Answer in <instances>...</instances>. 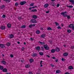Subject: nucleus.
<instances>
[{"mask_svg": "<svg viewBox=\"0 0 74 74\" xmlns=\"http://www.w3.org/2000/svg\"><path fill=\"white\" fill-rule=\"evenodd\" d=\"M38 42L39 43H40V44L41 45H44V44H45V42H41L39 41Z\"/></svg>", "mask_w": 74, "mask_h": 74, "instance_id": "9", "label": "nucleus"}, {"mask_svg": "<svg viewBox=\"0 0 74 74\" xmlns=\"http://www.w3.org/2000/svg\"><path fill=\"white\" fill-rule=\"evenodd\" d=\"M33 61H34V60H33V59H31L30 60V62L31 63H32V62H33Z\"/></svg>", "mask_w": 74, "mask_h": 74, "instance_id": "34", "label": "nucleus"}, {"mask_svg": "<svg viewBox=\"0 0 74 74\" xmlns=\"http://www.w3.org/2000/svg\"><path fill=\"white\" fill-rule=\"evenodd\" d=\"M68 55V53H65L63 54V56H67Z\"/></svg>", "mask_w": 74, "mask_h": 74, "instance_id": "11", "label": "nucleus"}, {"mask_svg": "<svg viewBox=\"0 0 74 74\" xmlns=\"http://www.w3.org/2000/svg\"><path fill=\"white\" fill-rule=\"evenodd\" d=\"M30 21L32 23H37V21H36V20L34 19H32V20H31Z\"/></svg>", "mask_w": 74, "mask_h": 74, "instance_id": "2", "label": "nucleus"}, {"mask_svg": "<svg viewBox=\"0 0 74 74\" xmlns=\"http://www.w3.org/2000/svg\"><path fill=\"white\" fill-rule=\"evenodd\" d=\"M5 26H2L1 27V29H2V30H4V29H5Z\"/></svg>", "mask_w": 74, "mask_h": 74, "instance_id": "14", "label": "nucleus"}, {"mask_svg": "<svg viewBox=\"0 0 74 74\" xmlns=\"http://www.w3.org/2000/svg\"><path fill=\"white\" fill-rule=\"evenodd\" d=\"M55 23L56 25V26H59V23H57V22H55Z\"/></svg>", "mask_w": 74, "mask_h": 74, "instance_id": "29", "label": "nucleus"}, {"mask_svg": "<svg viewBox=\"0 0 74 74\" xmlns=\"http://www.w3.org/2000/svg\"><path fill=\"white\" fill-rule=\"evenodd\" d=\"M50 65H51V67H53L54 66L52 64H50Z\"/></svg>", "mask_w": 74, "mask_h": 74, "instance_id": "50", "label": "nucleus"}, {"mask_svg": "<svg viewBox=\"0 0 74 74\" xmlns=\"http://www.w3.org/2000/svg\"><path fill=\"white\" fill-rule=\"evenodd\" d=\"M7 45V46H10V43H7L6 44Z\"/></svg>", "mask_w": 74, "mask_h": 74, "instance_id": "37", "label": "nucleus"}, {"mask_svg": "<svg viewBox=\"0 0 74 74\" xmlns=\"http://www.w3.org/2000/svg\"><path fill=\"white\" fill-rule=\"evenodd\" d=\"M9 37L10 38H13V37H14V35L12 34L10 35Z\"/></svg>", "mask_w": 74, "mask_h": 74, "instance_id": "20", "label": "nucleus"}, {"mask_svg": "<svg viewBox=\"0 0 74 74\" xmlns=\"http://www.w3.org/2000/svg\"><path fill=\"white\" fill-rule=\"evenodd\" d=\"M48 6H49V5L48 4H45L44 5V7L45 8H47Z\"/></svg>", "mask_w": 74, "mask_h": 74, "instance_id": "7", "label": "nucleus"}, {"mask_svg": "<svg viewBox=\"0 0 74 74\" xmlns=\"http://www.w3.org/2000/svg\"><path fill=\"white\" fill-rule=\"evenodd\" d=\"M36 50H40V47L39 46L37 47L36 48Z\"/></svg>", "mask_w": 74, "mask_h": 74, "instance_id": "12", "label": "nucleus"}, {"mask_svg": "<svg viewBox=\"0 0 74 74\" xmlns=\"http://www.w3.org/2000/svg\"><path fill=\"white\" fill-rule=\"evenodd\" d=\"M49 11H46V13L47 14L48 13H49Z\"/></svg>", "mask_w": 74, "mask_h": 74, "instance_id": "52", "label": "nucleus"}, {"mask_svg": "<svg viewBox=\"0 0 74 74\" xmlns=\"http://www.w3.org/2000/svg\"><path fill=\"white\" fill-rule=\"evenodd\" d=\"M69 1L71 2L73 4H74V0H69Z\"/></svg>", "mask_w": 74, "mask_h": 74, "instance_id": "10", "label": "nucleus"}, {"mask_svg": "<svg viewBox=\"0 0 74 74\" xmlns=\"http://www.w3.org/2000/svg\"><path fill=\"white\" fill-rule=\"evenodd\" d=\"M17 43L18 44H20V42H18Z\"/></svg>", "mask_w": 74, "mask_h": 74, "instance_id": "62", "label": "nucleus"}, {"mask_svg": "<svg viewBox=\"0 0 74 74\" xmlns=\"http://www.w3.org/2000/svg\"><path fill=\"white\" fill-rule=\"evenodd\" d=\"M36 33L37 34H40V31L38 30L36 31Z\"/></svg>", "mask_w": 74, "mask_h": 74, "instance_id": "26", "label": "nucleus"}, {"mask_svg": "<svg viewBox=\"0 0 74 74\" xmlns=\"http://www.w3.org/2000/svg\"><path fill=\"white\" fill-rule=\"evenodd\" d=\"M62 61H64L65 60L64 58H62Z\"/></svg>", "mask_w": 74, "mask_h": 74, "instance_id": "47", "label": "nucleus"}, {"mask_svg": "<svg viewBox=\"0 0 74 74\" xmlns=\"http://www.w3.org/2000/svg\"><path fill=\"white\" fill-rule=\"evenodd\" d=\"M37 7V6H33L32 7V8H35L36 7Z\"/></svg>", "mask_w": 74, "mask_h": 74, "instance_id": "48", "label": "nucleus"}, {"mask_svg": "<svg viewBox=\"0 0 74 74\" xmlns=\"http://www.w3.org/2000/svg\"><path fill=\"white\" fill-rule=\"evenodd\" d=\"M59 6H60V4H58L57 5V7H59Z\"/></svg>", "mask_w": 74, "mask_h": 74, "instance_id": "42", "label": "nucleus"}, {"mask_svg": "<svg viewBox=\"0 0 74 74\" xmlns=\"http://www.w3.org/2000/svg\"><path fill=\"white\" fill-rule=\"evenodd\" d=\"M45 36H46V35L45 34H42L41 35V38H44Z\"/></svg>", "mask_w": 74, "mask_h": 74, "instance_id": "15", "label": "nucleus"}, {"mask_svg": "<svg viewBox=\"0 0 74 74\" xmlns=\"http://www.w3.org/2000/svg\"><path fill=\"white\" fill-rule=\"evenodd\" d=\"M73 26H74V25L71 24L69 25L68 26V27L69 28H71L72 29Z\"/></svg>", "mask_w": 74, "mask_h": 74, "instance_id": "5", "label": "nucleus"}, {"mask_svg": "<svg viewBox=\"0 0 74 74\" xmlns=\"http://www.w3.org/2000/svg\"><path fill=\"white\" fill-rule=\"evenodd\" d=\"M44 47L46 50H48L49 49V47H48L47 45H46L44 46Z\"/></svg>", "mask_w": 74, "mask_h": 74, "instance_id": "3", "label": "nucleus"}, {"mask_svg": "<svg viewBox=\"0 0 74 74\" xmlns=\"http://www.w3.org/2000/svg\"><path fill=\"white\" fill-rule=\"evenodd\" d=\"M47 30H52V28H50V27H49L48 28H47Z\"/></svg>", "mask_w": 74, "mask_h": 74, "instance_id": "36", "label": "nucleus"}, {"mask_svg": "<svg viewBox=\"0 0 74 74\" xmlns=\"http://www.w3.org/2000/svg\"><path fill=\"white\" fill-rule=\"evenodd\" d=\"M47 57H48V58H50V57L49 56H48V55H47Z\"/></svg>", "mask_w": 74, "mask_h": 74, "instance_id": "57", "label": "nucleus"}, {"mask_svg": "<svg viewBox=\"0 0 74 74\" xmlns=\"http://www.w3.org/2000/svg\"><path fill=\"white\" fill-rule=\"evenodd\" d=\"M31 12H36V11H37V10L36 9H34L33 10H31L30 11Z\"/></svg>", "mask_w": 74, "mask_h": 74, "instance_id": "8", "label": "nucleus"}, {"mask_svg": "<svg viewBox=\"0 0 74 74\" xmlns=\"http://www.w3.org/2000/svg\"><path fill=\"white\" fill-rule=\"evenodd\" d=\"M42 61H41L40 64V67H42Z\"/></svg>", "mask_w": 74, "mask_h": 74, "instance_id": "31", "label": "nucleus"}, {"mask_svg": "<svg viewBox=\"0 0 74 74\" xmlns=\"http://www.w3.org/2000/svg\"><path fill=\"white\" fill-rule=\"evenodd\" d=\"M7 26L8 28H11V25L10 24H7Z\"/></svg>", "mask_w": 74, "mask_h": 74, "instance_id": "22", "label": "nucleus"}, {"mask_svg": "<svg viewBox=\"0 0 74 74\" xmlns=\"http://www.w3.org/2000/svg\"><path fill=\"white\" fill-rule=\"evenodd\" d=\"M52 1H55V0H51Z\"/></svg>", "mask_w": 74, "mask_h": 74, "instance_id": "63", "label": "nucleus"}, {"mask_svg": "<svg viewBox=\"0 0 74 74\" xmlns=\"http://www.w3.org/2000/svg\"><path fill=\"white\" fill-rule=\"evenodd\" d=\"M69 69L72 70V69H73V66H69Z\"/></svg>", "mask_w": 74, "mask_h": 74, "instance_id": "28", "label": "nucleus"}, {"mask_svg": "<svg viewBox=\"0 0 74 74\" xmlns=\"http://www.w3.org/2000/svg\"><path fill=\"white\" fill-rule=\"evenodd\" d=\"M5 7L4 5H2L1 6V9H3V8H4Z\"/></svg>", "mask_w": 74, "mask_h": 74, "instance_id": "32", "label": "nucleus"}, {"mask_svg": "<svg viewBox=\"0 0 74 74\" xmlns=\"http://www.w3.org/2000/svg\"><path fill=\"white\" fill-rule=\"evenodd\" d=\"M32 8H31V7H30V8H29V9L30 10H32Z\"/></svg>", "mask_w": 74, "mask_h": 74, "instance_id": "55", "label": "nucleus"}, {"mask_svg": "<svg viewBox=\"0 0 74 74\" xmlns=\"http://www.w3.org/2000/svg\"><path fill=\"white\" fill-rule=\"evenodd\" d=\"M56 51H60V49H59V48L57 47L56 48Z\"/></svg>", "mask_w": 74, "mask_h": 74, "instance_id": "21", "label": "nucleus"}, {"mask_svg": "<svg viewBox=\"0 0 74 74\" xmlns=\"http://www.w3.org/2000/svg\"><path fill=\"white\" fill-rule=\"evenodd\" d=\"M52 58L53 59H55V57H53Z\"/></svg>", "mask_w": 74, "mask_h": 74, "instance_id": "56", "label": "nucleus"}, {"mask_svg": "<svg viewBox=\"0 0 74 74\" xmlns=\"http://www.w3.org/2000/svg\"><path fill=\"white\" fill-rule=\"evenodd\" d=\"M1 63H2L3 64H6V63L4 61H3L1 62Z\"/></svg>", "mask_w": 74, "mask_h": 74, "instance_id": "30", "label": "nucleus"}, {"mask_svg": "<svg viewBox=\"0 0 74 74\" xmlns=\"http://www.w3.org/2000/svg\"><path fill=\"white\" fill-rule=\"evenodd\" d=\"M66 6L67 7H68L69 8H73V5H67Z\"/></svg>", "mask_w": 74, "mask_h": 74, "instance_id": "24", "label": "nucleus"}, {"mask_svg": "<svg viewBox=\"0 0 74 74\" xmlns=\"http://www.w3.org/2000/svg\"><path fill=\"white\" fill-rule=\"evenodd\" d=\"M32 17L33 18H34V19H37V16H36V15H33Z\"/></svg>", "mask_w": 74, "mask_h": 74, "instance_id": "16", "label": "nucleus"}, {"mask_svg": "<svg viewBox=\"0 0 74 74\" xmlns=\"http://www.w3.org/2000/svg\"><path fill=\"white\" fill-rule=\"evenodd\" d=\"M51 52H52V53H54V52H55V50L52 49L51 50Z\"/></svg>", "mask_w": 74, "mask_h": 74, "instance_id": "25", "label": "nucleus"}, {"mask_svg": "<svg viewBox=\"0 0 74 74\" xmlns=\"http://www.w3.org/2000/svg\"><path fill=\"white\" fill-rule=\"evenodd\" d=\"M67 14V12H62L61 13V15H64V17H66V16H67V14Z\"/></svg>", "mask_w": 74, "mask_h": 74, "instance_id": "1", "label": "nucleus"}, {"mask_svg": "<svg viewBox=\"0 0 74 74\" xmlns=\"http://www.w3.org/2000/svg\"><path fill=\"white\" fill-rule=\"evenodd\" d=\"M67 32L68 33H71V31L70 29H68L67 30Z\"/></svg>", "mask_w": 74, "mask_h": 74, "instance_id": "33", "label": "nucleus"}, {"mask_svg": "<svg viewBox=\"0 0 74 74\" xmlns=\"http://www.w3.org/2000/svg\"><path fill=\"white\" fill-rule=\"evenodd\" d=\"M25 48H24V47H22L21 49V50H22V51H23V50H24Z\"/></svg>", "mask_w": 74, "mask_h": 74, "instance_id": "51", "label": "nucleus"}, {"mask_svg": "<svg viewBox=\"0 0 74 74\" xmlns=\"http://www.w3.org/2000/svg\"><path fill=\"white\" fill-rule=\"evenodd\" d=\"M26 2L25 1H23L22 2H21L20 3V4L21 5H23V4H26Z\"/></svg>", "mask_w": 74, "mask_h": 74, "instance_id": "4", "label": "nucleus"}, {"mask_svg": "<svg viewBox=\"0 0 74 74\" xmlns=\"http://www.w3.org/2000/svg\"><path fill=\"white\" fill-rule=\"evenodd\" d=\"M21 17H19L18 18V19L19 20H20V19H21Z\"/></svg>", "mask_w": 74, "mask_h": 74, "instance_id": "49", "label": "nucleus"}, {"mask_svg": "<svg viewBox=\"0 0 74 74\" xmlns=\"http://www.w3.org/2000/svg\"><path fill=\"white\" fill-rule=\"evenodd\" d=\"M40 29L41 30H43V28H42V27H40Z\"/></svg>", "mask_w": 74, "mask_h": 74, "instance_id": "54", "label": "nucleus"}, {"mask_svg": "<svg viewBox=\"0 0 74 74\" xmlns=\"http://www.w3.org/2000/svg\"><path fill=\"white\" fill-rule=\"evenodd\" d=\"M58 60H56V62H58Z\"/></svg>", "mask_w": 74, "mask_h": 74, "instance_id": "58", "label": "nucleus"}, {"mask_svg": "<svg viewBox=\"0 0 74 74\" xmlns=\"http://www.w3.org/2000/svg\"><path fill=\"white\" fill-rule=\"evenodd\" d=\"M56 73H60V70H57L56 71Z\"/></svg>", "mask_w": 74, "mask_h": 74, "instance_id": "23", "label": "nucleus"}, {"mask_svg": "<svg viewBox=\"0 0 74 74\" xmlns=\"http://www.w3.org/2000/svg\"><path fill=\"white\" fill-rule=\"evenodd\" d=\"M72 29L74 30V26H73V27H72Z\"/></svg>", "mask_w": 74, "mask_h": 74, "instance_id": "60", "label": "nucleus"}, {"mask_svg": "<svg viewBox=\"0 0 74 74\" xmlns=\"http://www.w3.org/2000/svg\"><path fill=\"white\" fill-rule=\"evenodd\" d=\"M36 26V25L35 24H31L29 25V27H32L33 26Z\"/></svg>", "mask_w": 74, "mask_h": 74, "instance_id": "6", "label": "nucleus"}, {"mask_svg": "<svg viewBox=\"0 0 74 74\" xmlns=\"http://www.w3.org/2000/svg\"><path fill=\"white\" fill-rule=\"evenodd\" d=\"M65 74H70L69 73H65Z\"/></svg>", "mask_w": 74, "mask_h": 74, "instance_id": "61", "label": "nucleus"}, {"mask_svg": "<svg viewBox=\"0 0 74 74\" xmlns=\"http://www.w3.org/2000/svg\"><path fill=\"white\" fill-rule=\"evenodd\" d=\"M26 27V26L25 25H22L21 26V28H25Z\"/></svg>", "mask_w": 74, "mask_h": 74, "instance_id": "35", "label": "nucleus"}, {"mask_svg": "<svg viewBox=\"0 0 74 74\" xmlns=\"http://www.w3.org/2000/svg\"><path fill=\"white\" fill-rule=\"evenodd\" d=\"M15 6H18V3H15Z\"/></svg>", "mask_w": 74, "mask_h": 74, "instance_id": "38", "label": "nucleus"}, {"mask_svg": "<svg viewBox=\"0 0 74 74\" xmlns=\"http://www.w3.org/2000/svg\"><path fill=\"white\" fill-rule=\"evenodd\" d=\"M25 67L26 68H29V67H30V65L29 64L26 65Z\"/></svg>", "mask_w": 74, "mask_h": 74, "instance_id": "18", "label": "nucleus"}, {"mask_svg": "<svg viewBox=\"0 0 74 74\" xmlns=\"http://www.w3.org/2000/svg\"><path fill=\"white\" fill-rule=\"evenodd\" d=\"M64 47H66V45H64Z\"/></svg>", "mask_w": 74, "mask_h": 74, "instance_id": "64", "label": "nucleus"}, {"mask_svg": "<svg viewBox=\"0 0 74 74\" xmlns=\"http://www.w3.org/2000/svg\"><path fill=\"white\" fill-rule=\"evenodd\" d=\"M30 40H32V41L33 40V38H30Z\"/></svg>", "mask_w": 74, "mask_h": 74, "instance_id": "59", "label": "nucleus"}, {"mask_svg": "<svg viewBox=\"0 0 74 74\" xmlns=\"http://www.w3.org/2000/svg\"><path fill=\"white\" fill-rule=\"evenodd\" d=\"M0 47L2 48H3L4 47V45L0 44Z\"/></svg>", "mask_w": 74, "mask_h": 74, "instance_id": "13", "label": "nucleus"}, {"mask_svg": "<svg viewBox=\"0 0 74 74\" xmlns=\"http://www.w3.org/2000/svg\"><path fill=\"white\" fill-rule=\"evenodd\" d=\"M58 29H61V27H60V26H58V27H57Z\"/></svg>", "mask_w": 74, "mask_h": 74, "instance_id": "46", "label": "nucleus"}, {"mask_svg": "<svg viewBox=\"0 0 74 74\" xmlns=\"http://www.w3.org/2000/svg\"><path fill=\"white\" fill-rule=\"evenodd\" d=\"M67 18L68 19H69L70 18V16H67Z\"/></svg>", "mask_w": 74, "mask_h": 74, "instance_id": "41", "label": "nucleus"}, {"mask_svg": "<svg viewBox=\"0 0 74 74\" xmlns=\"http://www.w3.org/2000/svg\"><path fill=\"white\" fill-rule=\"evenodd\" d=\"M11 0H7V1L6 2L7 3H9V2H10Z\"/></svg>", "mask_w": 74, "mask_h": 74, "instance_id": "45", "label": "nucleus"}, {"mask_svg": "<svg viewBox=\"0 0 74 74\" xmlns=\"http://www.w3.org/2000/svg\"><path fill=\"white\" fill-rule=\"evenodd\" d=\"M32 56H33L34 57V56H37V54L36 53H34L32 55Z\"/></svg>", "mask_w": 74, "mask_h": 74, "instance_id": "17", "label": "nucleus"}, {"mask_svg": "<svg viewBox=\"0 0 74 74\" xmlns=\"http://www.w3.org/2000/svg\"><path fill=\"white\" fill-rule=\"evenodd\" d=\"M3 72H7V69H3Z\"/></svg>", "mask_w": 74, "mask_h": 74, "instance_id": "19", "label": "nucleus"}, {"mask_svg": "<svg viewBox=\"0 0 74 74\" xmlns=\"http://www.w3.org/2000/svg\"><path fill=\"white\" fill-rule=\"evenodd\" d=\"M29 74H33V73H32V72H30L29 73Z\"/></svg>", "mask_w": 74, "mask_h": 74, "instance_id": "53", "label": "nucleus"}, {"mask_svg": "<svg viewBox=\"0 0 74 74\" xmlns=\"http://www.w3.org/2000/svg\"><path fill=\"white\" fill-rule=\"evenodd\" d=\"M0 70H3V66H0Z\"/></svg>", "mask_w": 74, "mask_h": 74, "instance_id": "40", "label": "nucleus"}, {"mask_svg": "<svg viewBox=\"0 0 74 74\" xmlns=\"http://www.w3.org/2000/svg\"><path fill=\"white\" fill-rule=\"evenodd\" d=\"M34 3H31L29 5V6H33L34 5Z\"/></svg>", "mask_w": 74, "mask_h": 74, "instance_id": "39", "label": "nucleus"}, {"mask_svg": "<svg viewBox=\"0 0 74 74\" xmlns=\"http://www.w3.org/2000/svg\"><path fill=\"white\" fill-rule=\"evenodd\" d=\"M10 57L11 58H13V57H14V56H13V55H12V54H11V55H10Z\"/></svg>", "mask_w": 74, "mask_h": 74, "instance_id": "44", "label": "nucleus"}, {"mask_svg": "<svg viewBox=\"0 0 74 74\" xmlns=\"http://www.w3.org/2000/svg\"><path fill=\"white\" fill-rule=\"evenodd\" d=\"M5 17V15H3L2 16V18H4Z\"/></svg>", "mask_w": 74, "mask_h": 74, "instance_id": "43", "label": "nucleus"}, {"mask_svg": "<svg viewBox=\"0 0 74 74\" xmlns=\"http://www.w3.org/2000/svg\"><path fill=\"white\" fill-rule=\"evenodd\" d=\"M39 54L40 55H41V56H43L44 55V53L42 52H39Z\"/></svg>", "mask_w": 74, "mask_h": 74, "instance_id": "27", "label": "nucleus"}]
</instances>
